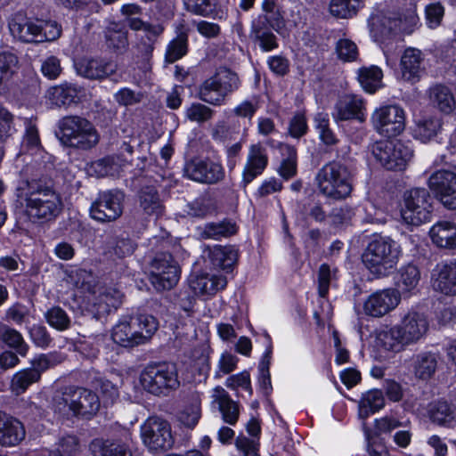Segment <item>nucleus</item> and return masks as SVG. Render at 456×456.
<instances>
[{"instance_id":"1","label":"nucleus","mask_w":456,"mask_h":456,"mask_svg":"<svg viewBox=\"0 0 456 456\" xmlns=\"http://www.w3.org/2000/svg\"><path fill=\"white\" fill-rule=\"evenodd\" d=\"M17 197L25 203V211L33 222L54 220L62 210V200L53 181L46 176L23 179L16 189Z\"/></svg>"},{"instance_id":"2","label":"nucleus","mask_w":456,"mask_h":456,"mask_svg":"<svg viewBox=\"0 0 456 456\" xmlns=\"http://www.w3.org/2000/svg\"><path fill=\"white\" fill-rule=\"evenodd\" d=\"M402 250L390 237L374 236L362 254V263L376 277H386L396 269Z\"/></svg>"},{"instance_id":"3","label":"nucleus","mask_w":456,"mask_h":456,"mask_svg":"<svg viewBox=\"0 0 456 456\" xmlns=\"http://www.w3.org/2000/svg\"><path fill=\"white\" fill-rule=\"evenodd\" d=\"M314 183L322 195L334 200H346L353 191L351 171L336 160L326 163L317 171Z\"/></svg>"},{"instance_id":"4","label":"nucleus","mask_w":456,"mask_h":456,"mask_svg":"<svg viewBox=\"0 0 456 456\" xmlns=\"http://www.w3.org/2000/svg\"><path fill=\"white\" fill-rule=\"evenodd\" d=\"M58 136L62 144L87 151L95 147L100 135L94 126L86 118L79 116H67L59 122Z\"/></svg>"},{"instance_id":"5","label":"nucleus","mask_w":456,"mask_h":456,"mask_svg":"<svg viewBox=\"0 0 456 456\" xmlns=\"http://www.w3.org/2000/svg\"><path fill=\"white\" fill-rule=\"evenodd\" d=\"M100 399L92 390L80 387H67L61 395L54 399V409L69 411L77 418L91 419L100 409Z\"/></svg>"},{"instance_id":"6","label":"nucleus","mask_w":456,"mask_h":456,"mask_svg":"<svg viewBox=\"0 0 456 456\" xmlns=\"http://www.w3.org/2000/svg\"><path fill=\"white\" fill-rule=\"evenodd\" d=\"M240 86V80L238 74L231 69L220 67L214 75L202 82L198 94L204 102L213 106H222Z\"/></svg>"},{"instance_id":"7","label":"nucleus","mask_w":456,"mask_h":456,"mask_svg":"<svg viewBox=\"0 0 456 456\" xmlns=\"http://www.w3.org/2000/svg\"><path fill=\"white\" fill-rule=\"evenodd\" d=\"M9 28L13 37L23 43L51 41L61 36V29L56 23L33 20L21 12L12 16Z\"/></svg>"},{"instance_id":"8","label":"nucleus","mask_w":456,"mask_h":456,"mask_svg":"<svg viewBox=\"0 0 456 456\" xmlns=\"http://www.w3.org/2000/svg\"><path fill=\"white\" fill-rule=\"evenodd\" d=\"M429 192L424 188H415L405 193L402 218L407 224L418 226L431 219L433 207Z\"/></svg>"},{"instance_id":"9","label":"nucleus","mask_w":456,"mask_h":456,"mask_svg":"<svg viewBox=\"0 0 456 456\" xmlns=\"http://www.w3.org/2000/svg\"><path fill=\"white\" fill-rule=\"evenodd\" d=\"M374 158L387 170H403L412 158V150L401 141H380L372 146Z\"/></svg>"},{"instance_id":"10","label":"nucleus","mask_w":456,"mask_h":456,"mask_svg":"<svg viewBox=\"0 0 456 456\" xmlns=\"http://www.w3.org/2000/svg\"><path fill=\"white\" fill-rule=\"evenodd\" d=\"M183 174V176L192 181L208 185L216 184L225 177L222 164L208 158H194L185 162Z\"/></svg>"},{"instance_id":"11","label":"nucleus","mask_w":456,"mask_h":456,"mask_svg":"<svg viewBox=\"0 0 456 456\" xmlns=\"http://www.w3.org/2000/svg\"><path fill=\"white\" fill-rule=\"evenodd\" d=\"M124 198L119 190L100 192L90 208L92 218L102 223L115 221L122 215Z\"/></svg>"},{"instance_id":"12","label":"nucleus","mask_w":456,"mask_h":456,"mask_svg":"<svg viewBox=\"0 0 456 456\" xmlns=\"http://www.w3.org/2000/svg\"><path fill=\"white\" fill-rule=\"evenodd\" d=\"M374 129L387 137L396 136L405 126L404 111L397 105H387L377 109L371 115Z\"/></svg>"},{"instance_id":"13","label":"nucleus","mask_w":456,"mask_h":456,"mask_svg":"<svg viewBox=\"0 0 456 456\" xmlns=\"http://www.w3.org/2000/svg\"><path fill=\"white\" fill-rule=\"evenodd\" d=\"M428 188L448 209H456V173L448 169L434 172L428 180Z\"/></svg>"},{"instance_id":"14","label":"nucleus","mask_w":456,"mask_h":456,"mask_svg":"<svg viewBox=\"0 0 456 456\" xmlns=\"http://www.w3.org/2000/svg\"><path fill=\"white\" fill-rule=\"evenodd\" d=\"M141 435L144 444L151 451L162 452L171 448V428L165 419L149 418L141 428Z\"/></svg>"},{"instance_id":"15","label":"nucleus","mask_w":456,"mask_h":456,"mask_svg":"<svg viewBox=\"0 0 456 456\" xmlns=\"http://www.w3.org/2000/svg\"><path fill=\"white\" fill-rule=\"evenodd\" d=\"M141 384L149 393L167 395L171 390L169 366L163 363L149 364L141 374Z\"/></svg>"},{"instance_id":"16","label":"nucleus","mask_w":456,"mask_h":456,"mask_svg":"<svg viewBox=\"0 0 456 456\" xmlns=\"http://www.w3.org/2000/svg\"><path fill=\"white\" fill-rule=\"evenodd\" d=\"M401 301V294L396 289L378 290L365 300L363 312L366 315L379 318L394 310Z\"/></svg>"},{"instance_id":"17","label":"nucleus","mask_w":456,"mask_h":456,"mask_svg":"<svg viewBox=\"0 0 456 456\" xmlns=\"http://www.w3.org/2000/svg\"><path fill=\"white\" fill-rule=\"evenodd\" d=\"M268 161L266 149L260 142L251 144L241 171L240 186L245 190L248 184L264 173Z\"/></svg>"},{"instance_id":"18","label":"nucleus","mask_w":456,"mask_h":456,"mask_svg":"<svg viewBox=\"0 0 456 456\" xmlns=\"http://www.w3.org/2000/svg\"><path fill=\"white\" fill-rule=\"evenodd\" d=\"M77 73L91 80L104 79L117 70V64L102 58H82L75 62Z\"/></svg>"},{"instance_id":"19","label":"nucleus","mask_w":456,"mask_h":456,"mask_svg":"<svg viewBox=\"0 0 456 456\" xmlns=\"http://www.w3.org/2000/svg\"><path fill=\"white\" fill-rule=\"evenodd\" d=\"M403 335V339L408 346L419 341L428 330L426 317L418 312L410 311L405 314L399 324L396 325Z\"/></svg>"},{"instance_id":"20","label":"nucleus","mask_w":456,"mask_h":456,"mask_svg":"<svg viewBox=\"0 0 456 456\" xmlns=\"http://www.w3.org/2000/svg\"><path fill=\"white\" fill-rule=\"evenodd\" d=\"M26 437L23 423L16 417L0 411V445L12 447L20 444Z\"/></svg>"},{"instance_id":"21","label":"nucleus","mask_w":456,"mask_h":456,"mask_svg":"<svg viewBox=\"0 0 456 456\" xmlns=\"http://www.w3.org/2000/svg\"><path fill=\"white\" fill-rule=\"evenodd\" d=\"M363 100L354 94H346L340 97L335 104L332 116L336 121L357 119L365 120Z\"/></svg>"},{"instance_id":"22","label":"nucleus","mask_w":456,"mask_h":456,"mask_svg":"<svg viewBox=\"0 0 456 456\" xmlns=\"http://www.w3.org/2000/svg\"><path fill=\"white\" fill-rule=\"evenodd\" d=\"M423 62L424 54L420 50L413 47L405 49L400 61L402 78L411 84L419 81L424 72Z\"/></svg>"},{"instance_id":"23","label":"nucleus","mask_w":456,"mask_h":456,"mask_svg":"<svg viewBox=\"0 0 456 456\" xmlns=\"http://www.w3.org/2000/svg\"><path fill=\"white\" fill-rule=\"evenodd\" d=\"M113 341L124 347H134L143 342L142 331L138 330L133 322V317H125L117 323L111 333Z\"/></svg>"},{"instance_id":"24","label":"nucleus","mask_w":456,"mask_h":456,"mask_svg":"<svg viewBox=\"0 0 456 456\" xmlns=\"http://www.w3.org/2000/svg\"><path fill=\"white\" fill-rule=\"evenodd\" d=\"M171 254L159 253L151 261V282L159 292L168 291L171 289L169 268Z\"/></svg>"},{"instance_id":"25","label":"nucleus","mask_w":456,"mask_h":456,"mask_svg":"<svg viewBox=\"0 0 456 456\" xmlns=\"http://www.w3.org/2000/svg\"><path fill=\"white\" fill-rule=\"evenodd\" d=\"M370 33L377 39H384L402 30V20L396 15L372 14L369 20Z\"/></svg>"},{"instance_id":"26","label":"nucleus","mask_w":456,"mask_h":456,"mask_svg":"<svg viewBox=\"0 0 456 456\" xmlns=\"http://www.w3.org/2000/svg\"><path fill=\"white\" fill-rule=\"evenodd\" d=\"M191 289L196 295L213 296L226 287V278L221 275L200 273L191 275L189 280Z\"/></svg>"},{"instance_id":"27","label":"nucleus","mask_w":456,"mask_h":456,"mask_svg":"<svg viewBox=\"0 0 456 456\" xmlns=\"http://www.w3.org/2000/svg\"><path fill=\"white\" fill-rule=\"evenodd\" d=\"M213 403H216L224 422L234 426L240 417V404L232 399L229 393L222 387L213 389Z\"/></svg>"},{"instance_id":"28","label":"nucleus","mask_w":456,"mask_h":456,"mask_svg":"<svg viewBox=\"0 0 456 456\" xmlns=\"http://www.w3.org/2000/svg\"><path fill=\"white\" fill-rule=\"evenodd\" d=\"M436 272L434 289L445 295H456V261L438 264Z\"/></svg>"},{"instance_id":"29","label":"nucleus","mask_w":456,"mask_h":456,"mask_svg":"<svg viewBox=\"0 0 456 456\" xmlns=\"http://www.w3.org/2000/svg\"><path fill=\"white\" fill-rule=\"evenodd\" d=\"M429 236L432 242L438 248L445 249L456 248V224L449 221H440L435 224Z\"/></svg>"},{"instance_id":"30","label":"nucleus","mask_w":456,"mask_h":456,"mask_svg":"<svg viewBox=\"0 0 456 456\" xmlns=\"http://www.w3.org/2000/svg\"><path fill=\"white\" fill-rule=\"evenodd\" d=\"M208 258L215 269L231 272L237 262L238 252L232 246L216 245L208 248Z\"/></svg>"},{"instance_id":"31","label":"nucleus","mask_w":456,"mask_h":456,"mask_svg":"<svg viewBox=\"0 0 456 456\" xmlns=\"http://www.w3.org/2000/svg\"><path fill=\"white\" fill-rule=\"evenodd\" d=\"M80 88L72 83L64 82L58 86H51L46 91V98L57 107L69 106L76 102Z\"/></svg>"},{"instance_id":"32","label":"nucleus","mask_w":456,"mask_h":456,"mask_svg":"<svg viewBox=\"0 0 456 456\" xmlns=\"http://www.w3.org/2000/svg\"><path fill=\"white\" fill-rule=\"evenodd\" d=\"M177 420L185 428L192 429L200 418V400L195 393L185 396V404L177 412Z\"/></svg>"},{"instance_id":"33","label":"nucleus","mask_w":456,"mask_h":456,"mask_svg":"<svg viewBox=\"0 0 456 456\" xmlns=\"http://www.w3.org/2000/svg\"><path fill=\"white\" fill-rule=\"evenodd\" d=\"M88 447L93 456H133L126 444L101 438L92 440Z\"/></svg>"},{"instance_id":"34","label":"nucleus","mask_w":456,"mask_h":456,"mask_svg":"<svg viewBox=\"0 0 456 456\" xmlns=\"http://www.w3.org/2000/svg\"><path fill=\"white\" fill-rule=\"evenodd\" d=\"M430 419L441 426H449L456 421V406L444 400L433 402L428 407Z\"/></svg>"},{"instance_id":"35","label":"nucleus","mask_w":456,"mask_h":456,"mask_svg":"<svg viewBox=\"0 0 456 456\" xmlns=\"http://www.w3.org/2000/svg\"><path fill=\"white\" fill-rule=\"evenodd\" d=\"M385 406V398L379 389H371L362 394L359 402V417L366 419Z\"/></svg>"},{"instance_id":"36","label":"nucleus","mask_w":456,"mask_h":456,"mask_svg":"<svg viewBox=\"0 0 456 456\" xmlns=\"http://www.w3.org/2000/svg\"><path fill=\"white\" fill-rule=\"evenodd\" d=\"M80 452V439L71 433L58 437L54 448L48 451V456H77Z\"/></svg>"},{"instance_id":"37","label":"nucleus","mask_w":456,"mask_h":456,"mask_svg":"<svg viewBox=\"0 0 456 456\" xmlns=\"http://www.w3.org/2000/svg\"><path fill=\"white\" fill-rule=\"evenodd\" d=\"M429 97L431 102L444 113L450 114L456 110V100L452 91L445 86H433Z\"/></svg>"},{"instance_id":"38","label":"nucleus","mask_w":456,"mask_h":456,"mask_svg":"<svg viewBox=\"0 0 456 456\" xmlns=\"http://www.w3.org/2000/svg\"><path fill=\"white\" fill-rule=\"evenodd\" d=\"M0 342L16 351L21 357L28 354L29 346L22 335L18 330L3 323H0Z\"/></svg>"},{"instance_id":"39","label":"nucleus","mask_w":456,"mask_h":456,"mask_svg":"<svg viewBox=\"0 0 456 456\" xmlns=\"http://www.w3.org/2000/svg\"><path fill=\"white\" fill-rule=\"evenodd\" d=\"M377 342L385 350L393 352H400L408 346L396 325L380 330L377 335Z\"/></svg>"},{"instance_id":"40","label":"nucleus","mask_w":456,"mask_h":456,"mask_svg":"<svg viewBox=\"0 0 456 456\" xmlns=\"http://www.w3.org/2000/svg\"><path fill=\"white\" fill-rule=\"evenodd\" d=\"M19 64L18 57L10 52L0 53V94L4 93L16 73Z\"/></svg>"},{"instance_id":"41","label":"nucleus","mask_w":456,"mask_h":456,"mask_svg":"<svg viewBox=\"0 0 456 456\" xmlns=\"http://www.w3.org/2000/svg\"><path fill=\"white\" fill-rule=\"evenodd\" d=\"M383 72L378 66L362 67L358 70V80L368 93H375L382 87Z\"/></svg>"},{"instance_id":"42","label":"nucleus","mask_w":456,"mask_h":456,"mask_svg":"<svg viewBox=\"0 0 456 456\" xmlns=\"http://www.w3.org/2000/svg\"><path fill=\"white\" fill-rule=\"evenodd\" d=\"M119 159L115 156H107L102 159L93 161L87 167L90 175L103 177L107 175H116L120 170Z\"/></svg>"},{"instance_id":"43","label":"nucleus","mask_w":456,"mask_h":456,"mask_svg":"<svg viewBox=\"0 0 456 456\" xmlns=\"http://www.w3.org/2000/svg\"><path fill=\"white\" fill-rule=\"evenodd\" d=\"M126 22L131 29L142 30L146 33L149 42L143 44V51L146 53H150L153 49L152 44L155 38L163 31L162 27L159 25H151L137 17H129V20H126Z\"/></svg>"},{"instance_id":"44","label":"nucleus","mask_w":456,"mask_h":456,"mask_svg":"<svg viewBox=\"0 0 456 456\" xmlns=\"http://www.w3.org/2000/svg\"><path fill=\"white\" fill-rule=\"evenodd\" d=\"M442 127L441 119L430 117L419 120L413 129V135L416 139L427 142L432 140Z\"/></svg>"},{"instance_id":"45","label":"nucleus","mask_w":456,"mask_h":456,"mask_svg":"<svg viewBox=\"0 0 456 456\" xmlns=\"http://www.w3.org/2000/svg\"><path fill=\"white\" fill-rule=\"evenodd\" d=\"M105 40L108 48L115 52L125 51L128 46L127 31L117 23L106 28Z\"/></svg>"},{"instance_id":"46","label":"nucleus","mask_w":456,"mask_h":456,"mask_svg":"<svg viewBox=\"0 0 456 456\" xmlns=\"http://www.w3.org/2000/svg\"><path fill=\"white\" fill-rule=\"evenodd\" d=\"M140 207L147 215H159L161 212V202L157 190L153 186L141 189L138 194Z\"/></svg>"},{"instance_id":"47","label":"nucleus","mask_w":456,"mask_h":456,"mask_svg":"<svg viewBox=\"0 0 456 456\" xmlns=\"http://www.w3.org/2000/svg\"><path fill=\"white\" fill-rule=\"evenodd\" d=\"M437 367L436 356L430 353H422L416 356L414 370L418 378L428 379L433 376Z\"/></svg>"},{"instance_id":"48","label":"nucleus","mask_w":456,"mask_h":456,"mask_svg":"<svg viewBox=\"0 0 456 456\" xmlns=\"http://www.w3.org/2000/svg\"><path fill=\"white\" fill-rule=\"evenodd\" d=\"M281 151L285 157L278 172L281 177L288 180L297 174V150L295 147L289 144H281Z\"/></svg>"},{"instance_id":"49","label":"nucleus","mask_w":456,"mask_h":456,"mask_svg":"<svg viewBox=\"0 0 456 456\" xmlns=\"http://www.w3.org/2000/svg\"><path fill=\"white\" fill-rule=\"evenodd\" d=\"M362 3V0H331L330 12L338 18H352L357 13Z\"/></svg>"},{"instance_id":"50","label":"nucleus","mask_w":456,"mask_h":456,"mask_svg":"<svg viewBox=\"0 0 456 456\" xmlns=\"http://www.w3.org/2000/svg\"><path fill=\"white\" fill-rule=\"evenodd\" d=\"M135 247V243L130 238L124 236L112 237L108 241L109 253L120 259L131 256Z\"/></svg>"},{"instance_id":"51","label":"nucleus","mask_w":456,"mask_h":456,"mask_svg":"<svg viewBox=\"0 0 456 456\" xmlns=\"http://www.w3.org/2000/svg\"><path fill=\"white\" fill-rule=\"evenodd\" d=\"M39 380L37 372L31 371L28 368L23 369L13 375L11 380V389L15 395H19Z\"/></svg>"},{"instance_id":"52","label":"nucleus","mask_w":456,"mask_h":456,"mask_svg":"<svg viewBox=\"0 0 456 456\" xmlns=\"http://www.w3.org/2000/svg\"><path fill=\"white\" fill-rule=\"evenodd\" d=\"M236 233L235 224L229 221L208 223L204 226L201 236L206 239L219 240Z\"/></svg>"},{"instance_id":"53","label":"nucleus","mask_w":456,"mask_h":456,"mask_svg":"<svg viewBox=\"0 0 456 456\" xmlns=\"http://www.w3.org/2000/svg\"><path fill=\"white\" fill-rule=\"evenodd\" d=\"M47 323L58 331H64L70 328L71 319L61 306H53L45 314Z\"/></svg>"},{"instance_id":"54","label":"nucleus","mask_w":456,"mask_h":456,"mask_svg":"<svg viewBox=\"0 0 456 456\" xmlns=\"http://www.w3.org/2000/svg\"><path fill=\"white\" fill-rule=\"evenodd\" d=\"M188 32L189 28L183 21L176 25V37L173 39V62L187 53Z\"/></svg>"},{"instance_id":"55","label":"nucleus","mask_w":456,"mask_h":456,"mask_svg":"<svg viewBox=\"0 0 456 456\" xmlns=\"http://www.w3.org/2000/svg\"><path fill=\"white\" fill-rule=\"evenodd\" d=\"M262 10L265 12L263 15L271 22L273 29L279 32L285 26L281 8L274 0H264Z\"/></svg>"},{"instance_id":"56","label":"nucleus","mask_w":456,"mask_h":456,"mask_svg":"<svg viewBox=\"0 0 456 456\" xmlns=\"http://www.w3.org/2000/svg\"><path fill=\"white\" fill-rule=\"evenodd\" d=\"M419 277L420 274L417 266L408 265L401 269L397 285L403 290L410 291L418 285Z\"/></svg>"},{"instance_id":"57","label":"nucleus","mask_w":456,"mask_h":456,"mask_svg":"<svg viewBox=\"0 0 456 456\" xmlns=\"http://www.w3.org/2000/svg\"><path fill=\"white\" fill-rule=\"evenodd\" d=\"M61 362L60 355L56 354H42L31 361V371L37 373V378L40 379L44 371L50 368L56 366Z\"/></svg>"},{"instance_id":"58","label":"nucleus","mask_w":456,"mask_h":456,"mask_svg":"<svg viewBox=\"0 0 456 456\" xmlns=\"http://www.w3.org/2000/svg\"><path fill=\"white\" fill-rule=\"evenodd\" d=\"M133 322L138 330L142 331L144 343L151 338L158 329L156 318L150 314H139L136 317H133Z\"/></svg>"},{"instance_id":"59","label":"nucleus","mask_w":456,"mask_h":456,"mask_svg":"<svg viewBox=\"0 0 456 456\" xmlns=\"http://www.w3.org/2000/svg\"><path fill=\"white\" fill-rule=\"evenodd\" d=\"M336 280V269L331 270L327 264H322L318 270V293L322 297H325L330 289L332 281Z\"/></svg>"},{"instance_id":"60","label":"nucleus","mask_w":456,"mask_h":456,"mask_svg":"<svg viewBox=\"0 0 456 456\" xmlns=\"http://www.w3.org/2000/svg\"><path fill=\"white\" fill-rule=\"evenodd\" d=\"M260 108L259 98L253 96L239 103L232 110L234 116L238 118H247L248 121L252 119L258 109Z\"/></svg>"},{"instance_id":"61","label":"nucleus","mask_w":456,"mask_h":456,"mask_svg":"<svg viewBox=\"0 0 456 456\" xmlns=\"http://www.w3.org/2000/svg\"><path fill=\"white\" fill-rule=\"evenodd\" d=\"M336 53L339 60L343 61H354L358 57V48L350 39H339L336 44Z\"/></svg>"},{"instance_id":"62","label":"nucleus","mask_w":456,"mask_h":456,"mask_svg":"<svg viewBox=\"0 0 456 456\" xmlns=\"http://www.w3.org/2000/svg\"><path fill=\"white\" fill-rule=\"evenodd\" d=\"M186 207L187 215L194 217H203L214 210L211 200L207 198H198Z\"/></svg>"},{"instance_id":"63","label":"nucleus","mask_w":456,"mask_h":456,"mask_svg":"<svg viewBox=\"0 0 456 456\" xmlns=\"http://www.w3.org/2000/svg\"><path fill=\"white\" fill-rule=\"evenodd\" d=\"M99 340L98 337L81 339L77 341L76 348L86 358L95 359L100 353Z\"/></svg>"},{"instance_id":"64","label":"nucleus","mask_w":456,"mask_h":456,"mask_svg":"<svg viewBox=\"0 0 456 456\" xmlns=\"http://www.w3.org/2000/svg\"><path fill=\"white\" fill-rule=\"evenodd\" d=\"M214 110L201 103H193L186 110L189 119L197 122H205L212 118Z\"/></svg>"}]
</instances>
